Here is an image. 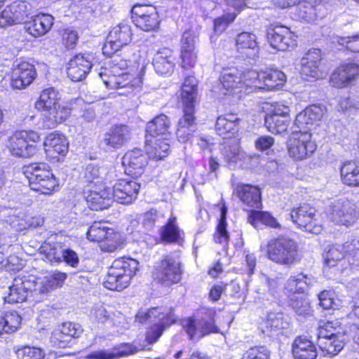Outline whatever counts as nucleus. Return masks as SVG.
Returning a JSON list of instances; mask_svg holds the SVG:
<instances>
[{
    "mask_svg": "<svg viewBox=\"0 0 359 359\" xmlns=\"http://www.w3.org/2000/svg\"><path fill=\"white\" fill-rule=\"evenodd\" d=\"M198 96V81L194 76H187L181 87L180 100L182 103L183 116L178 121L176 131L177 140L187 142L196 130L195 104Z\"/></svg>",
    "mask_w": 359,
    "mask_h": 359,
    "instance_id": "obj_1",
    "label": "nucleus"
},
{
    "mask_svg": "<svg viewBox=\"0 0 359 359\" xmlns=\"http://www.w3.org/2000/svg\"><path fill=\"white\" fill-rule=\"evenodd\" d=\"M135 319L142 324H151L146 333V340L149 344L156 342L164 330L177 321L172 309L163 307L140 309L136 314Z\"/></svg>",
    "mask_w": 359,
    "mask_h": 359,
    "instance_id": "obj_2",
    "label": "nucleus"
},
{
    "mask_svg": "<svg viewBox=\"0 0 359 359\" xmlns=\"http://www.w3.org/2000/svg\"><path fill=\"white\" fill-rule=\"evenodd\" d=\"M349 326L344 330L338 320L322 323L318 327V346L327 355H335L344 348Z\"/></svg>",
    "mask_w": 359,
    "mask_h": 359,
    "instance_id": "obj_3",
    "label": "nucleus"
},
{
    "mask_svg": "<svg viewBox=\"0 0 359 359\" xmlns=\"http://www.w3.org/2000/svg\"><path fill=\"white\" fill-rule=\"evenodd\" d=\"M139 262L132 258L116 259L108 270L104 286L108 290L121 291L127 287L138 270Z\"/></svg>",
    "mask_w": 359,
    "mask_h": 359,
    "instance_id": "obj_4",
    "label": "nucleus"
},
{
    "mask_svg": "<svg viewBox=\"0 0 359 359\" xmlns=\"http://www.w3.org/2000/svg\"><path fill=\"white\" fill-rule=\"evenodd\" d=\"M314 282L313 276L303 273L291 276L286 281L285 292L290 299L289 304L299 316L309 315L311 309L308 302L296 294L304 293Z\"/></svg>",
    "mask_w": 359,
    "mask_h": 359,
    "instance_id": "obj_5",
    "label": "nucleus"
},
{
    "mask_svg": "<svg viewBox=\"0 0 359 359\" xmlns=\"http://www.w3.org/2000/svg\"><path fill=\"white\" fill-rule=\"evenodd\" d=\"M65 239L60 236L55 242L43 243L39 248V252L42 259L52 265L65 262L68 266L76 269L80 264L79 257L77 252L67 245Z\"/></svg>",
    "mask_w": 359,
    "mask_h": 359,
    "instance_id": "obj_6",
    "label": "nucleus"
},
{
    "mask_svg": "<svg viewBox=\"0 0 359 359\" xmlns=\"http://www.w3.org/2000/svg\"><path fill=\"white\" fill-rule=\"evenodd\" d=\"M267 255L272 262L288 266L299 262L301 259L297 243L285 236H280L269 241Z\"/></svg>",
    "mask_w": 359,
    "mask_h": 359,
    "instance_id": "obj_7",
    "label": "nucleus"
},
{
    "mask_svg": "<svg viewBox=\"0 0 359 359\" xmlns=\"http://www.w3.org/2000/svg\"><path fill=\"white\" fill-rule=\"evenodd\" d=\"M286 81L285 73L273 69L257 72L249 70L245 74V83L252 91L257 90H273L279 88Z\"/></svg>",
    "mask_w": 359,
    "mask_h": 359,
    "instance_id": "obj_8",
    "label": "nucleus"
},
{
    "mask_svg": "<svg viewBox=\"0 0 359 359\" xmlns=\"http://www.w3.org/2000/svg\"><path fill=\"white\" fill-rule=\"evenodd\" d=\"M9 292L4 297L6 302L9 304L21 303L25 302L28 296L34 297L36 302L42 300L38 290L36 278L33 275H19L14 278L13 285L9 287Z\"/></svg>",
    "mask_w": 359,
    "mask_h": 359,
    "instance_id": "obj_9",
    "label": "nucleus"
},
{
    "mask_svg": "<svg viewBox=\"0 0 359 359\" xmlns=\"http://www.w3.org/2000/svg\"><path fill=\"white\" fill-rule=\"evenodd\" d=\"M40 139L39 134L33 130L16 131L8 140V149L13 156L28 158L37 151L33 144Z\"/></svg>",
    "mask_w": 359,
    "mask_h": 359,
    "instance_id": "obj_10",
    "label": "nucleus"
},
{
    "mask_svg": "<svg viewBox=\"0 0 359 359\" xmlns=\"http://www.w3.org/2000/svg\"><path fill=\"white\" fill-rule=\"evenodd\" d=\"M182 265L175 257L166 255L156 263L153 273L154 279L165 286L178 283L182 279Z\"/></svg>",
    "mask_w": 359,
    "mask_h": 359,
    "instance_id": "obj_11",
    "label": "nucleus"
},
{
    "mask_svg": "<svg viewBox=\"0 0 359 359\" xmlns=\"http://www.w3.org/2000/svg\"><path fill=\"white\" fill-rule=\"evenodd\" d=\"M330 219L346 226L353 225L359 218V210L355 203L347 198H340L331 206Z\"/></svg>",
    "mask_w": 359,
    "mask_h": 359,
    "instance_id": "obj_12",
    "label": "nucleus"
},
{
    "mask_svg": "<svg viewBox=\"0 0 359 359\" xmlns=\"http://www.w3.org/2000/svg\"><path fill=\"white\" fill-rule=\"evenodd\" d=\"M133 23L144 32L157 29L160 24L156 8L151 4H136L131 11Z\"/></svg>",
    "mask_w": 359,
    "mask_h": 359,
    "instance_id": "obj_13",
    "label": "nucleus"
},
{
    "mask_svg": "<svg viewBox=\"0 0 359 359\" xmlns=\"http://www.w3.org/2000/svg\"><path fill=\"white\" fill-rule=\"evenodd\" d=\"M290 217L294 224L304 231L318 234L323 227L318 222L316 210L309 204L304 203L299 207L294 208Z\"/></svg>",
    "mask_w": 359,
    "mask_h": 359,
    "instance_id": "obj_14",
    "label": "nucleus"
},
{
    "mask_svg": "<svg viewBox=\"0 0 359 359\" xmlns=\"http://www.w3.org/2000/svg\"><path fill=\"white\" fill-rule=\"evenodd\" d=\"M311 137L308 130L294 134L288 143L290 156L296 161H302L310 157L316 149V145Z\"/></svg>",
    "mask_w": 359,
    "mask_h": 359,
    "instance_id": "obj_15",
    "label": "nucleus"
},
{
    "mask_svg": "<svg viewBox=\"0 0 359 359\" xmlns=\"http://www.w3.org/2000/svg\"><path fill=\"white\" fill-rule=\"evenodd\" d=\"M102 80L107 88L120 90L118 93L123 95H129L142 84V76L134 78L127 72H122L120 74L109 73L104 76V79Z\"/></svg>",
    "mask_w": 359,
    "mask_h": 359,
    "instance_id": "obj_16",
    "label": "nucleus"
},
{
    "mask_svg": "<svg viewBox=\"0 0 359 359\" xmlns=\"http://www.w3.org/2000/svg\"><path fill=\"white\" fill-rule=\"evenodd\" d=\"M130 137L131 130L128 126H114L104 134L100 145L106 151L118 149L126 145Z\"/></svg>",
    "mask_w": 359,
    "mask_h": 359,
    "instance_id": "obj_17",
    "label": "nucleus"
},
{
    "mask_svg": "<svg viewBox=\"0 0 359 359\" xmlns=\"http://www.w3.org/2000/svg\"><path fill=\"white\" fill-rule=\"evenodd\" d=\"M297 36L288 27L277 25L269 29L267 40L271 46L280 51H285L296 46Z\"/></svg>",
    "mask_w": 359,
    "mask_h": 359,
    "instance_id": "obj_18",
    "label": "nucleus"
},
{
    "mask_svg": "<svg viewBox=\"0 0 359 359\" xmlns=\"http://www.w3.org/2000/svg\"><path fill=\"white\" fill-rule=\"evenodd\" d=\"M82 332L83 329L80 325L66 322L53 330L50 337V343L55 347L63 348L69 346L72 339L79 337Z\"/></svg>",
    "mask_w": 359,
    "mask_h": 359,
    "instance_id": "obj_19",
    "label": "nucleus"
},
{
    "mask_svg": "<svg viewBox=\"0 0 359 359\" xmlns=\"http://www.w3.org/2000/svg\"><path fill=\"white\" fill-rule=\"evenodd\" d=\"M93 57L90 54L76 55L68 63V77L74 82L82 81L93 67Z\"/></svg>",
    "mask_w": 359,
    "mask_h": 359,
    "instance_id": "obj_20",
    "label": "nucleus"
},
{
    "mask_svg": "<svg viewBox=\"0 0 359 359\" xmlns=\"http://www.w3.org/2000/svg\"><path fill=\"white\" fill-rule=\"evenodd\" d=\"M140 184L135 180L121 179L113 187L112 195L114 201L122 204H130L137 197Z\"/></svg>",
    "mask_w": 359,
    "mask_h": 359,
    "instance_id": "obj_21",
    "label": "nucleus"
},
{
    "mask_svg": "<svg viewBox=\"0 0 359 359\" xmlns=\"http://www.w3.org/2000/svg\"><path fill=\"white\" fill-rule=\"evenodd\" d=\"M36 76L35 67L26 61L16 62L11 75L13 88L22 89L30 85Z\"/></svg>",
    "mask_w": 359,
    "mask_h": 359,
    "instance_id": "obj_22",
    "label": "nucleus"
},
{
    "mask_svg": "<svg viewBox=\"0 0 359 359\" xmlns=\"http://www.w3.org/2000/svg\"><path fill=\"white\" fill-rule=\"evenodd\" d=\"M183 327L187 332L190 339H194L195 338L201 339L210 333L219 332V329L215 325V321L211 316H210L209 320L202 318L196 320L189 318L184 320Z\"/></svg>",
    "mask_w": 359,
    "mask_h": 359,
    "instance_id": "obj_23",
    "label": "nucleus"
},
{
    "mask_svg": "<svg viewBox=\"0 0 359 359\" xmlns=\"http://www.w3.org/2000/svg\"><path fill=\"white\" fill-rule=\"evenodd\" d=\"M359 76V65L347 63L338 67L330 77V83L336 88H345Z\"/></svg>",
    "mask_w": 359,
    "mask_h": 359,
    "instance_id": "obj_24",
    "label": "nucleus"
},
{
    "mask_svg": "<svg viewBox=\"0 0 359 359\" xmlns=\"http://www.w3.org/2000/svg\"><path fill=\"white\" fill-rule=\"evenodd\" d=\"M41 126L46 129H52L63 123L71 114V109L60 103L42 110Z\"/></svg>",
    "mask_w": 359,
    "mask_h": 359,
    "instance_id": "obj_25",
    "label": "nucleus"
},
{
    "mask_svg": "<svg viewBox=\"0 0 359 359\" xmlns=\"http://www.w3.org/2000/svg\"><path fill=\"white\" fill-rule=\"evenodd\" d=\"M238 68L234 67L224 68L221 72L219 81L222 87L226 90L224 94H230L236 88L245 87V91L250 88L249 86L245 83V74Z\"/></svg>",
    "mask_w": 359,
    "mask_h": 359,
    "instance_id": "obj_26",
    "label": "nucleus"
},
{
    "mask_svg": "<svg viewBox=\"0 0 359 359\" xmlns=\"http://www.w3.org/2000/svg\"><path fill=\"white\" fill-rule=\"evenodd\" d=\"M84 198L93 210H102L109 208L114 201L111 189L104 187L100 190H88L84 192Z\"/></svg>",
    "mask_w": 359,
    "mask_h": 359,
    "instance_id": "obj_27",
    "label": "nucleus"
},
{
    "mask_svg": "<svg viewBox=\"0 0 359 359\" xmlns=\"http://www.w3.org/2000/svg\"><path fill=\"white\" fill-rule=\"evenodd\" d=\"M122 163L128 175L137 177L143 173L144 167L147 164V156L142 150L135 149L125 154Z\"/></svg>",
    "mask_w": 359,
    "mask_h": 359,
    "instance_id": "obj_28",
    "label": "nucleus"
},
{
    "mask_svg": "<svg viewBox=\"0 0 359 359\" xmlns=\"http://www.w3.org/2000/svg\"><path fill=\"white\" fill-rule=\"evenodd\" d=\"M143 349V347H137L133 344L123 343L113 347L110 350L102 349L93 351L86 356V359H117Z\"/></svg>",
    "mask_w": 359,
    "mask_h": 359,
    "instance_id": "obj_29",
    "label": "nucleus"
},
{
    "mask_svg": "<svg viewBox=\"0 0 359 359\" xmlns=\"http://www.w3.org/2000/svg\"><path fill=\"white\" fill-rule=\"evenodd\" d=\"M325 112L326 107L323 105H310L297 115L294 124L300 130H309V126L320 121Z\"/></svg>",
    "mask_w": 359,
    "mask_h": 359,
    "instance_id": "obj_30",
    "label": "nucleus"
},
{
    "mask_svg": "<svg viewBox=\"0 0 359 359\" xmlns=\"http://www.w3.org/2000/svg\"><path fill=\"white\" fill-rule=\"evenodd\" d=\"M197 37L191 31L184 32L181 40L182 67L188 69L194 66L197 53L196 43Z\"/></svg>",
    "mask_w": 359,
    "mask_h": 359,
    "instance_id": "obj_31",
    "label": "nucleus"
},
{
    "mask_svg": "<svg viewBox=\"0 0 359 359\" xmlns=\"http://www.w3.org/2000/svg\"><path fill=\"white\" fill-rule=\"evenodd\" d=\"M320 60L321 52L320 49L309 50L306 55L302 57L301 60V74L305 80L320 77L319 72Z\"/></svg>",
    "mask_w": 359,
    "mask_h": 359,
    "instance_id": "obj_32",
    "label": "nucleus"
},
{
    "mask_svg": "<svg viewBox=\"0 0 359 359\" xmlns=\"http://www.w3.org/2000/svg\"><path fill=\"white\" fill-rule=\"evenodd\" d=\"M294 359H316L318 351L314 343L307 336L297 337L292 344Z\"/></svg>",
    "mask_w": 359,
    "mask_h": 359,
    "instance_id": "obj_33",
    "label": "nucleus"
},
{
    "mask_svg": "<svg viewBox=\"0 0 359 359\" xmlns=\"http://www.w3.org/2000/svg\"><path fill=\"white\" fill-rule=\"evenodd\" d=\"M84 178L89 183L93 182L95 180H96L95 184L111 183L116 180V175L114 168H106L90 163L85 169Z\"/></svg>",
    "mask_w": 359,
    "mask_h": 359,
    "instance_id": "obj_34",
    "label": "nucleus"
},
{
    "mask_svg": "<svg viewBox=\"0 0 359 359\" xmlns=\"http://www.w3.org/2000/svg\"><path fill=\"white\" fill-rule=\"evenodd\" d=\"M175 56L171 49L163 48L158 50L153 58V66L160 75H170L175 68Z\"/></svg>",
    "mask_w": 359,
    "mask_h": 359,
    "instance_id": "obj_35",
    "label": "nucleus"
},
{
    "mask_svg": "<svg viewBox=\"0 0 359 359\" xmlns=\"http://www.w3.org/2000/svg\"><path fill=\"white\" fill-rule=\"evenodd\" d=\"M54 18L49 14L40 13L25 22L26 31L34 37L46 34L53 25Z\"/></svg>",
    "mask_w": 359,
    "mask_h": 359,
    "instance_id": "obj_36",
    "label": "nucleus"
},
{
    "mask_svg": "<svg viewBox=\"0 0 359 359\" xmlns=\"http://www.w3.org/2000/svg\"><path fill=\"white\" fill-rule=\"evenodd\" d=\"M170 127L168 117L165 114H160L147 123L145 138L167 139L170 135Z\"/></svg>",
    "mask_w": 359,
    "mask_h": 359,
    "instance_id": "obj_37",
    "label": "nucleus"
},
{
    "mask_svg": "<svg viewBox=\"0 0 359 359\" xmlns=\"http://www.w3.org/2000/svg\"><path fill=\"white\" fill-rule=\"evenodd\" d=\"M236 196L250 208H259L262 205L261 192L257 187L239 184L235 190Z\"/></svg>",
    "mask_w": 359,
    "mask_h": 359,
    "instance_id": "obj_38",
    "label": "nucleus"
},
{
    "mask_svg": "<svg viewBox=\"0 0 359 359\" xmlns=\"http://www.w3.org/2000/svg\"><path fill=\"white\" fill-rule=\"evenodd\" d=\"M67 278V276L65 273L55 271L43 279L36 278L38 290H36V292L41 294L42 299H43L49 292L61 287Z\"/></svg>",
    "mask_w": 359,
    "mask_h": 359,
    "instance_id": "obj_39",
    "label": "nucleus"
},
{
    "mask_svg": "<svg viewBox=\"0 0 359 359\" xmlns=\"http://www.w3.org/2000/svg\"><path fill=\"white\" fill-rule=\"evenodd\" d=\"M160 238L165 243H179L182 240V231L175 217H170L165 225L158 230Z\"/></svg>",
    "mask_w": 359,
    "mask_h": 359,
    "instance_id": "obj_40",
    "label": "nucleus"
},
{
    "mask_svg": "<svg viewBox=\"0 0 359 359\" xmlns=\"http://www.w3.org/2000/svg\"><path fill=\"white\" fill-rule=\"evenodd\" d=\"M38 179L27 178L31 189L42 194H50L58 185V181L50 170V175H41Z\"/></svg>",
    "mask_w": 359,
    "mask_h": 359,
    "instance_id": "obj_41",
    "label": "nucleus"
},
{
    "mask_svg": "<svg viewBox=\"0 0 359 359\" xmlns=\"http://www.w3.org/2000/svg\"><path fill=\"white\" fill-rule=\"evenodd\" d=\"M87 238L93 242L109 241V238L117 235L112 229L109 228L104 222H94L87 231Z\"/></svg>",
    "mask_w": 359,
    "mask_h": 359,
    "instance_id": "obj_42",
    "label": "nucleus"
},
{
    "mask_svg": "<svg viewBox=\"0 0 359 359\" xmlns=\"http://www.w3.org/2000/svg\"><path fill=\"white\" fill-rule=\"evenodd\" d=\"M146 151L150 157L161 160L168 155L170 149L169 138H149L146 139Z\"/></svg>",
    "mask_w": 359,
    "mask_h": 359,
    "instance_id": "obj_43",
    "label": "nucleus"
},
{
    "mask_svg": "<svg viewBox=\"0 0 359 359\" xmlns=\"http://www.w3.org/2000/svg\"><path fill=\"white\" fill-rule=\"evenodd\" d=\"M236 46L238 50L250 55V57H255L259 51V46L257 42V36L250 32H242L238 34L236 40Z\"/></svg>",
    "mask_w": 359,
    "mask_h": 359,
    "instance_id": "obj_44",
    "label": "nucleus"
},
{
    "mask_svg": "<svg viewBox=\"0 0 359 359\" xmlns=\"http://www.w3.org/2000/svg\"><path fill=\"white\" fill-rule=\"evenodd\" d=\"M290 326V317L281 312H270L266 321V332L268 335L282 330L287 329Z\"/></svg>",
    "mask_w": 359,
    "mask_h": 359,
    "instance_id": "obj_45",
    "label": "nucleus"
},
{
    "mask_svg": "<svg viewBox=\"0 0 359 359\" xmlns=\"http://www.w3.org/2000/svg\"><path fill=\"white\" fill-rule=\"evenodd\" d=\"M342 182L349 187H359V163L353 161L343 163L340 168Z\"/></svg>",
    "mask_w": 359,
    "mask_h": 359,
    "instance_id": "obj_46",
    "label": "nucleus"
},
{
    "mask_svg": "<svg viewBox=\"0 0 359 359\" xmlns=\"http://www.w3.org/2000/svg\"><path fill=\"white\" fill-rule=\"evenodd\" d=\"M240 121V118L234 114L219 116L215 123V130L219 135L226 138V135H233L238 130Z\"/></svg>",
    "mask_w": 359,
    "mask_h": 359,
    "instance_id": "obj_47",
    "label": "nucleus"
},
{
    "mask_svg": "<svg viewBox=\"0 0 359 359\" xmlns=\"http://www.w3.org/2000/svg\"><path fill=\"white\" fill-rule=\"evenodd\" d=\"M45 149L48 152H53L65 155L68 151V142L66 137L60 133L50 134L44 142Z\"/></svg>",
    "mask_w": 359,
    "mask_h": 359,
    "instance_id": "obj_48",
    "label": "nucleus"
},
{
    "mask_svg": "<svg viewBox=\"0 0 359 359\" xmlns=\"http://www.w3.org/2000/svg\"><path fill=\"white\" fill-rule=\"evenodd\" d=\"M350 253L349 242H346L343 245H332L324 255L325 263L329 267L334 266L339 261L345 257V255H350Z\"/></svg>",
    "mask_w": 359,
    "mask_h": 359,
    "instance_id": "obj_49",
    "label": "nucleus"
},
{
    "mask_svg": "<svg viewBox=\"0 0 359 359\" xmlns=\"http://www.w3.org/2000/svg\"><path fill=\"white\" fill-rule=\"evenodd\" d=\"M58 92L54 88L44 89L35 102V108L38 111H42L59 104Z\"/></svg>",
    "mask_w": 359,
    "mask_h": 359,
    "instance_id": "obj_50",
    "label": "nucleus"
},
{
    "mask_svg": "<svg viewBox=\"0 0 359 359\" xmlns=\"http://www.w3.org/2000/svg\"><path fill=\"white\" fill-rule=\"evenodd\" d=\"M108 36L109 40L116 41L121 46H126L131 41L130 27L127 24L121 23L110 31Z\"/></svg>",
    "mask_w": 359,
    "mask_h": 359,
    "instance_id": "obj_51",
    "label": "nucleus"
},
{
    "mask_svg": "<svg viewBox=\"0 0 359 359\" xmlns=\"http://www.w3.org/2000/svg\"><path fill=\"white\" fill-rule=\"evenodd\" d=\"M289 123L287 116L266 115L265 126L272 133H282L286 131Z\"/></svg>",
    "mask_w": 359,
    "mask_h": 359,
    "instance_id": "obj_52",
    "label": "nucleus"
},
{
    "mask_svg": "<svg viewBox=\"0 0 359 359\" xmlns=\"http://www.w3.org/2000/svg\"><path fill=\"white\" fill-rule=\"evenodd\" d=\"M313 0H304L298 4L299 17L307 22L315 20L318 16V11L320 10V4L313 5Z\"/></svg>",
    "mask_w": 359,
    "mask_h": 359,
    "instance_id": "obj_53",
    "label": "nucleus"
},
{
    "mask_svg": "<svg viewBox=\"0 0 359 359\" xmlns=\"http://www.w3.org/2000/svg\"><path fill=\"white\" fill-rule=\"evenodd\" d=\"M21 320V316L16 311L6 313L0 320L1 334L3 332L8 334L15 332L20 325Z\"/></svg>",
    "mask_w": 359,
    "mask_h": 359,
    "instance_id": "obj_54",
    "label": "nucleus"
},
{
    "mask_svg": "<svg viewBox=\"0 0 359 359\" xmlns=\"http://www.w3.org/2000/svg\"><path fill=\"white\" fill-rule=\"evenodd\" d=\"M226 214L227 208L225 204H222L221 207V215L219 224L217 227V233L214 236L216 243H220L224 246L226 245L229 241V233L226 230Z\"/></svg>",
    "mask_w": 359,
    "mask_h": 359,
    "instance_id": "obj_55",
    "label": "nucleus"
},
{
    "mask_svg": "<svg viewBox=\"0 0 359 359\" xmlns=\"http://www.w3.org/2000/svg\"><path fill=\"white\" fill-rule=\"evenodd\" d=\"M109 69L101 68L97 72L99 77L104 79V76L109 73H116L118 71H125L128 67V61L123 59L120 54H114L109 62Z\"/></svg>",
    "mask_w": 359,
    "mask_h": 359,
    "instance_id": "obj_56",
    "label": "nucleus"
},
{
    "mask_svg": "<svg viewBox=\"0 0 359 359\" xmlns=\"http://www.w3.org/2000/svg\"><path fill=\"white\" fill-rule=\"evenodd\" d=\"M18 359H43V351L37 347L24 346L14 348Z\"/></svg>",
    "mask_w": 359,
    "mask_h": 359,
    "instance_id": "obj_57",
    "label": "nucleus"
},
{
    "mask_svg": "<svg viewBox=\"0 0 359 359\" xmlns=\"http://www.w3.org/2000/svg\"><path fill=\"white\" fill-rule=\"evenodd\" d=\"M249 222L254 226L259 222L273 228H278L280 224L270 213L267 212L254 210L248 217Z\"/></svg>",
    "mask_w": 359,
    "mask_h": 359,
    "instance_id": "obj_58",
    "label": "nucleus"
},
{
    "mask_svg": "<svg viewBox=\"0 0 359 359\" xmlns=\"http://www.w3.org/2000/svg\"><path fill=\"white\" fill-rule=\"evenodd\" d=\"M226 4L239 13L247 6L245 0H203L202 5L207 9H214L215 5Z\"/></svg>",
    "mask_w": 359,
    "mask_h": 359,
    "instance_id": "obj_59",
    "label": "nucleus"
},
{
    "mask_svg": "<svg viewBox=\"0 0 359 359\" xmlns=\"http://www.w3.org/2000/svg\"><path fill=\"white\" fill-rule=\"evenodd\" d=\"M50 167L44 163H34L24 168V174L27 178L36 180L37 176L41 175H50Z\"/></svg>",
    "mask_w": 359,
    "mask_h": 359,
    "instance_id": "obj_60",
    "label": "nucleus"
},
{
    "mask_svg": "<svg viewBox=\"0 0 359 359\" xmlns=\"http://www.w3.org/2000/svg\"><path fill=\"white\" fill-rule=\"evenodd\" d=\"M165 219L162 212L151 209L144 214L142 224L146 229L151 230L156 224L163 222Z\"/></svg>",
    "mask_w": 359,
    "mask_h": 359,
    "instance_id": "obj_61",
    "label": "nucleus"
},
{
    "mask_svg": "<svg viewBox=\"0 0 359 359\" xmlns=\"http://www.w3.org/2000/svg\"><path fill=\"white\" fill-rule=\"evenodd\" d=\"M8 8L16 24L22 23L28 16L27 4L25 1H15Z\"/></svg>",
    "mask_w": 359,
    "mask_h": 359,
    "instance_id": "obj_62",
    "label": "nucleus"
},
{
    "mask_svg": "<svg viewBox=\"0 0 359 359\" xmlns=\"http://www.w3.org/2000/svg\"><path fill=\"white\" fill-rule=\"evenodd\" d=\"M230 11L229 10L227 13L214 20V31L216 34L224 32L228 26L236 19L238 13H231Z\"/></svg>",
    "mask_w": 359,
    "mask_h": 359,
    "instance_id": "obj_63",
    "label": "nucleus"
},
{
    "mask_svg": "<svg viewBox=\"0 0 359 359\" xmlns=\"http://www.w3.org/2000/svg\"><path fill=\"white\" fill-rule=\"evenodd\" d=\"M241 359H270V352L265 346H254L246 351Z\"/></svg>",
    "mask_w": 359,
    "mask_h": 359,
    "instance_id": "obj_64",
    "label": "nucleus"
}]
</instances>
